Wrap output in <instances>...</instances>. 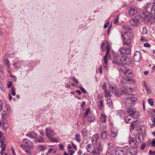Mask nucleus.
Returning <instances> with one entry per match:
<instances>
[{
    "mask_svg": "<svg viewBox=\"0 0 155 155\" xmlns=\"http://www.w3.org/2000/svg\"><path fill=\"white\" fill-rule=\"evenodd\" d=\"M132 61V59L129 57L123 56L122 54H118L116 58H114L113 63L119 66L130 64Z\"/></svg>",
    "mask_w": 155,
    "mask_h": 155,
    "instance_id": "f257e3e1",
    "label": "nucleus"
},
{
    "mask_svg": "<svg viewBox=\"0 0 155 155\" xmlns=\"http://www.w3.org/2000/svg\"><path fill=\"white\" fill-rule=\"evenodd\" d=\"M126 112L130 115V116L133 118H138L140 116L139 112H137L135 108H127L126 110Z\"/></svg>",
    "mask_w": 155,
    "mask_h": 155,
    "instance_id": "f03ea898",
    "label": "nucleus"
},
{
    "mask_svg": "<svg viewBox=\"0 0 155 155\" xmlns=\"http://www.w3.org/2000/svg\"><path fill=\"white\" fill-rule=\"evenodd\" d=\"M124 79L122 77H119L117 79V81L119 85L121 86V87L123 89H125L126 91H128L129 90L130 91H132V88L127 86L126 83H125L123 81Z\"/></svg>",
    "mask_w": 155,
    "mask_h": 155,
    "instance_id": "7ed1b4c3",
    "label": "nucleus"
},
{
    "mask_svg": "<svg viewBox=\"0 0 155 155\" xmlns=\"http://www.w3.org/2000/svg\"><path fill=\"white\" fill-rule=\"evenodd\" d=\"M137 98L133 97H128L125 100V104L127 107H131L133 106L137 100Z\"/></svg>",
    "mask_w": 155,
    "mask_h": 155,
    "instance_id": "20e7f679",
    "label": "nucleus"
},
{
    "mask_svg": "<svg viewBox=\"0 0 155 155\" xmlns=\"http://www.w3.org/2000/svg\"><path fill=\"white\" fill-rule=\"evenodd\" d=\"M87 151L90 153H92L94 155H99V153L97 152L94 147L91 144H88L86 147Z\"/></svg>",
    "mask_w": 155,
    "mask_h": 155,
    "instance_id": "39448f33",
    "label": "nucleus"
},
{
    "mask_svg": "<svg viewBox=\"0 0 155 155\" xmlns=\"http://www.w3.org/2000/svg\"><path fill=\"white\" fill-rule=\"evenodd\" d=\"M109 91L115 94L117 96H120L121 94V93L119 92L118 89L112 85H110L109 87Z\"/></svg>",
    "mask_w": 155,
    "mask_h": 155,
    "instance_id": "423d86ee",
    "label": "nucleus"
},
{
    "mask_svg": "<svg viewBox=\"0 0 155 155\" xmlns=\"http://www.w3.org/2000/svg\"><path fill=\"white\" fill-rule=\"evenodd\" d=\"M45 132L46 136L48 138L53 136L55 134L53 129L49 127L46 128Z\"/></svg>",
    "mask_w": 155,
    "mask_h": 155,
    "instance_id": "0eeeda50",
    "label": "nucleus"
},
{
    "mask_svg": "<svg viewBox=\"0 0 155 155\" xmlns=\"http://www.w3.org/2000/svg\"><path fill=\"white\" fill-rule=\"evenodd\" d=\"M130 25L134 27L137 26L139 23V21L137 18H132L129 21Z\"/></svg>",
    "mask_w": 155,
    "mask_h": 155,
    "instance_id": "6e6552de",
    "label": "nucleus"
},
{
    "mask_svg": "<svg viewBox=\"0 0 155 155\" xmlns=\"http://www.w3.org/2000/svg\"><path fill=\"white\" fill-rule=\"evenodd\" d=\"M99 137V135L97 134H95L92 136L91 141L93 145H95L99 142H98Z\"/></svg>",
    "mask_w": 155,
    "mask_h": 155,
    "instance_id": "1a4fd4ad",
    "label": "nucleus"
},
{
    "mask_svg": "<svg viewBox=\"0 0 155 155\" xmlns=\"http://www.w3.org/2000/svg\"><path fill=\"white\" fill-rule=\"evenodd\" d=\"M119 51L122 54H129L130 53L131 50L130 48H120Z\"/></svg>",
    "mask_w": 155,
    "mask_h": 155,
    "instance_id": "9d476101",
    "label": "nucleus"
},
{
    "mask_svg": "<svg viewBox=\"0 0 155 155\" xmlns=\"http://www.w3.org/2000/svg\"><path fill=\"white\" fill-rule=\"evenodd\" d=\"M141 55L139 51H136L134 55V60L136 62H139L141 59Z\"/></svg>",
    "mask_w": 155,
    "mask_h": 155,
    "instance_id": "9b49d317",
    "label": "nucleus"
},
{
    "mask_svg": "<svg viewBox=\"0 0 155 155\" xmlns=\"http://www.w3.org/2000/svg\"><path fill=\"white\" fill-rule=\"evenodd\" d=\"M123 27L124 31H126V32L124 33V34L123 35L129 37L130 36V33L129 32L131 30V28L129 26L125 25H123Z\"/></svg>",
    "mask_w": 155,
    "mask_h": 155,
    "instance_id": "f8f14e48",
    "label": "nucleus"
},
{
    "mask_svg": "<svg viewBox=\"0 0 155 155\" xmlns=\"http://www.w3.org/2000/svg\"><path fill=\"white\" fill-rule=\"evenodd\" d=\"M26 135L31 139H36L37 137V133L34 131H29L26 134Z\"/></svg>",
    "mask_w": 155,
    "mask_h": 155,
    "instance_id": "ddd939ff",
    "label": "nucleus"
},
{
    "mask_svg": "<svg viewBox=\"0 0 155 155\" xmlns=\"http://www.w3.org/2000/svg\"><path fill=\"white\" fill-rule=\"evenodd\" d=\"M129 144L130 146L134 148H136L137 147V145L134 140V138L131 137L130 138L129 141Z\"/></svg>",
    "mask_w": 155,
    "mask_h": 155,
    "instance_id": "4468645a",
    "label": "nucleus"
},
{
    "mask_svg": "<svg viewBox=\"0 0 155 155\" xmlns=\"http://www.w3.org/2000/svg\"><path fill=\"white\" fill-rule=\"evenodd\" d=\"M126 36H125L124 35H123V34H122L121 37L122 38H123V40L124 45L128 46L130 45L131 42V40L129 38L126 39L125 37Z\"/></svg>",
    "mask_w": 155,
    "mask_h": 155,
    "instance_id": "2eb2a0df",
    "label": "nucleus"
},
{
    "mask_svg": "<svg viewBox=\"0 0 155 155\" xmlns=\"http://www.w3.org/2000/svg\"><path fill=\"white\" fill-rule=\"evenodd\" d=\"M107 54V53H106L104 58V63L103 65L106 68H107L108 60L110 58V54Z\"/></svg>",
    "mask_w": 155,
    "mask_h": 155,
    "instance_id": "dca6fc26",
    "label": "nucleus"
},
{
    "mask_svg": "<svg viewBox=\"0 0 155 155\" xmlns=\"http://www.w3.org/2000/svg\"><path fill=\"white\" fill-rule=\"evenodd\" d=\"M135 138L136 142L138 143H141L143 140V134L140 133L139 134H137L136 135Z\"/></svg>",
    "mask_w": 155,
    "mask_h": 155,
    "instance_id": "f3484780",
    "label": "nucleus"
},
{
    "mask_svg": "<svg viewBox=\"0 0 155 155\" xmlns=\"http://www.w3.org/2000/svg\"><path fill=\"white\" fill-rule=\"evenodd\" d=\"M96 152L99 153V152L101 151L103 149V146L101 142H99L97 144L95 145Z\"/></svg>",
    "mask_w": 155,
    "mask_h": 155,
    "instance_id": "a211bd4d",
    "label": "nucleus"
},
{
    "mask_svg": "<svg viewBox=\"0 0 155 155\" xmlns=\"http://www.w3.org/2000/svg\"><path fill=\"white\" fill-rule=\"evenodd\" d=\"M137 12V11L134 8L130 9L129 11V15L130 16L132 17L135 15Z\"/></svg>",
    "mask_w": 155,
    "mask_h": 155,
    "instance_id": "6ab92c4d",
    "label": "nucleus"
},
{
    "mask_svg": "<svg viewBox=\"0 0 155 155\" xmlns=\"http://www.w3.org/2000/svg\"><path fill=\"white\" fill-rule=\"evenodd\" d=\"M115 154L116 155H123V150L121 147H118L117 148L115 151Z\"/></svg>",
    "mask_w": 155,
    "mask_h": 155,
    "instance_id": "aec40b11",
    "label": "nucleus"
},
{
    "mask_svg": "<svg viewBox=\"0 0 155 155\" xmlns=\"http://www.w3.org/2000/svg\"><path fill=\"white\" fill-rule=\"evenodd\" d=\"M121 70L123 72L124 74L127 76L129 74H131L132 73V71L128 69H126L124 71L123 69L121 68Z\"/></svg>",
    "mask_w": 155,
    "mask_h": 155,
    "instance_id": "412c9836",
    "label": "nucleus"
},
{
    "mask_svg": "<svg viewBox=\"0 0 155 155\" xmlns=\"http://www.w3.org/2000/svg\"><path fill=\"white\" fill-rule=\"evenodd\" d=\"M3 121H4V122L3 123L2 127L3 130H6L8 127V125L6 120H3Z\"/></svg>",
    "mask_w": 155,
    "mask_h": 155,
    "instance_id": "4be33fe9",
    "label": "nucleus"
},
{
    "mask_svg": "<svg viewBox=\"0 0 155 155\" xmlns=\"http://www.w3.org/2000/svg\"><path fill=\"white\" fill-rule=\"evenodd\" d=\"M107 116L105 114H101L100 116V120L101 122L104 123L106 122Z\"/></svg>",
    "mask_w": 155,
    "mask_h": 155,
    "instance_id": "5701e85b",
    "label": "nucleus"
},
{
    "mask_svg": "<svg viewBox=\"0 0 155 155\" xmlns=\"http://www.w3.org/2000/svg\"><path fill=\"white\" fill-rule=\"evenodd\" d=\"M108 43L106 41H104L102 43L101 45V47L102 48V51H103L104 52L106 51V46L107 44Z\"/></svg>",
    "mask_w": 155,
    "mask_h": 155,
    "instance_id": "b1692460",
    "label": "nucleus"
},
{
    "mask_svg": "<svg viewBox=\"0 0 155 155\" xmlns=\"http://www.w3.org/2000/svg\"><path fill=\"white\" fill-rule=\"evenodd\" d=\"M117 130L115 128H112L111 130V136L113 137H115L117 134Z\"/></svg>",
    "mask_w": 155,
    "mask_h": 155,
    "instance_id": "393cba45",
    "label": "nucleus"
},
{
    "mask_svg": "<svg viewBox=\"0 0 155 155\" xmlns=\"http://www.w3.org/2000/svg\"><path fill=\"white\" fill-rule=\"evenodd\" d=\"M103 102L104 101L103 100H100L98 102V108L100 110H102L103 107Z\"/></svg>",
    "mask_w": 155,
    "mask_h": 155,
    "instance_id": "a878e982",
    "label": "nucleus"
},
{
    "mask_svg": "<svg viewBox=\"0 0 155 155\" xmlns=\"http://www.w3.org/2000/svg\"><path fill=\"white\" fill-rule=\"evenodd\" d=\"M130 116H128L127 117H124L125 121L127 123H132L133 122V121L131 120L130 118Z\"/></svg>",
    "mask_w": 155,
    "mask_h": 155,
    "instance_id": "bb28decb",
    "label": "nucleus"
},
{
    "mask_svg": "<svg viewBox=\"0 0 155 155\" xmlns=\"http://www.w3.org/2000/svg\"><path fill=\"white\" fill-rule=\"evenodd\" d=\"M34 142L35 143H44L45 140L43 137L40 136L39 138H37L34 140Z\"/></svg>",
    "mask_w": 155,
    "mask_h": 155,
    "instance_id": "cd10ccee",
    "label": "nucleus"
},
{
    "mask_svg": "<svg viewBox=\"0 0 155 155\" xmlns=\"http://www.w3.org/2000/svg\"><path fill=\"white\" fill-rule=\"evenodd\" d=\"M107 131H102L101 134V138L103 140L105 139L107 136Z\"/></svg>",
    "mask_w": 155,
    "mask_h": 155,
    "instance_id": "c85d7f7f",
    "label": "nucleus"
},
{
    "mask_svg": "<svg viewBox=\"0 0 155 155\" xmlns=\"http://www.w3.org/2000/svg\"><path fill=\"white\" fill-rule=\"evenodd\" d=\"M124 114V112L121 110H118L117 111V115L120 116H123Z\"/></svg>",
    "mask_w": 155,
    "mask_h": 155,
    "instance_id": "c756f323",
    "label": "nucleus"
},
{
    "mask_svg": "<svg viewBox=\"0 0 155 155\" xmlns=\"http://www.w3.org/2000/svg\"><path fill=\"white\" fill-rule=\"evenodd\" d=\"M94 117L93 114H90L88 117V121L91 122H93L94 120Z\"/></svg>",
    "mask_w": 155,
    "mask_h": 155,
    "instance_id": "7c9ffc66",
    "label": "nucleus"
},
{
    "mask_svg": "<svg viewBox=\"0 0 155 155\" xmlns=\"http://www.w3.org/2000/svg\"><path fill=\"white\" fill-rule=\"evenodd\" d=\"M8 113L6 112V110L3 111L1 114V116L2 118L3 119V120H6V115L8 114Z\"/></svg>",
    "mask_w": 155,
    "mask_h": 155,
    "instance_id": "2f4dec72",
    "label": "nucleus"
},
{
    "mask_svg": "<svg viewBox=\"0 0 155 155\" xmlns=\"http://www.w3.org/2000/svg\"><path fill=\"white\" fill-rule=\"evenodd\" d=\"M81 133L83 137L85 138H86L87 137V131L86 130H83L81 131Z\"/></svg>",
    "mask_w": 155,
    "mask_h": 155,
    "instance_id": "473e14b6",
    "label": "nucleus"
},
{
    "mask_svg": "<svg viewBox=\"0 0 155 155\" xmlns=\"http://www.w3.org/2000/svg\"><path fill=\"white\" fill-rule=\"evenodd\" d=\"M107 103L108 105L109 108H112L113 107L112 101L110 98H108L107 100Z\"/></svg>",
    "mask_w": 155,
    "mask_h": 155,
    "instance_id": "72a5a7b5",
    "label": "nucleus"
},
{
    "mask_svg": "<svg viewBox=\"0 0 155 155\" xmlns=\"http://www.w3.org/2000/svg\"><path fill=\"white\" fill-rule=\"evenodd\" d=\"M153 4L154 5L152 7L151 12L152 14H155V0H153Z\"/></svg>",
    "mask_w": 155,
    "mask_h": 155,
    "instance_id": "f704fd0d",
    "label": "nucleus"
},
{
    "mask_svg": "<svg viewBox=\"0 0 155 155\" xmlns=\"http://www.w3.org/2000/svg\"><path fill=\"white\" fill-rule=\"evenodd\" d=\"M139 134L140 133L143 134L144 133L145 131V127L144 126L142 127H140L139 129H138Z\"/></svg>",
    "mask_w": 155,
    "mask_h": 155,
    "instance_id": "c9c22d12",
    "label": "nucleus"
},
{
    "mask_svg": "<svg viewBox=\"0 0 155 155\" xmlns=\"http://www.w3.org/2000/svg\"><path fill=\"white\" fill-rule=\"evenodd\" d=\"M20 62L18 61L15 62L13 64V66L16 68H20V65L19 64Z\"/></svg>",
    "mask_w": 155,
    "mask_h": 155,
    "instance_id": "e433bc0d",
    "label": "nucleus"
},
{
    "mask_svg": "<svg viewBox=\"0 0 155 155\" xmlns=\"http://www.w3.org/2000/svg\"><path fill=\"white\" fill-rule=\"evenodd\" d=\"M27 146L28 147L29 149H32L34 146L33 143L30 141H29V142L27 144Z\"/></svg>",
    "mask_w": 155,
    "mask_h": 155,
    "instance_id": "4c0bfd02",
    "label": "nucleus"
},
{
    "mask_svg": "<svg viewBox=\"0 0 155 155\" xmlns=\"http://www.w3.org/2000/svg\"><path fill=\"white\" fill-rule=\"evenodd\" d=\"M80 135L79 134H75V139L78 142H80L81 141V140L80 138Z\"/></svg>",
    "mask_w": 155,
    "mask_h": 155,
    "instance_id": "58836bf2",
    "label": "nucleus"
},
{
    "mask_svg": "<svg viewBox=\"0 0 155 155\" xmlns=\"http://www.w3.org/2000/svg\"><path fill=\"white\" fill-rule=\"evenodd\" d=\"M110 93L107 90L104 91V96L106 98L110 96Z\"/></svg>",
    "mask_w": 155,
    "mask_h": 155,
    "instance_id": "ea45409f",
    "label": "nucleus"
},
{
    "mask_svg": "<svg viewBox=\"0 0 155 155\" xmlns=\"http://www.w3.org/2000/svg\"><path fill=\"white\" fill-rule=\"evenodd\" d=\"M48 138L52 142L58 143V140L57 139L53 137H49Z\"/></svg>",
    "mask_w": 155,
    "mask_h": 155,
    "instance_id": "a19ab883",
    "label": "nucleus"
},
{
    "mask_svg": "<svg viewBox=\"0 0 155 155\" xmlns=\"http://www.w3.org/2000/svg\"><path fill=\"white\" fill-rule=\"evenodd\" d=\"M110 46L109 44L108 43L107 46H106V48H107V52L106 53H107V54L109 55L110 51Z\"/></svg>",
    "mask_w": 155,
    "mask_h": 155,
    "instance_id": "79ce46f5",
    "label": "nucleus"
},
{
    "mask_svg": "<svg viewBox=\"0 0 155 155\" xmlns=\"http://www.w3.org/2000/svg\"><path fill=\"white\" fill-rule=\"evenodd\" d=\"M39 149L41 151H43L46 149V147L42 145H40L39 147Z\"/></svg>",
    "mask_w": 155,
    "mask_h": 155,
    "instance_id": "37998d69",
    "label": "nucleus"
},
{
    "mask_svg": "<svg viewBox=\"0 0 155 155\" xmlns=\"http://www.w3.org/2000/svg\"><path fill=\"white\" fill-rule=\"evenodd\" d=\"M143 16L144 17L143 18V19L144 20L145 19V18H147L148 16V13L147 11H146L144 12H143L142 13Z\"/></svg>",
    "mask_w": 155,
    "mask_h": 155,
    "instance_id": "c03bdc74",
    "label": "nucleus"
},
{
    "mask_svg": "<svg viewBox=\"0 0 155 155\" xmlns=\"http://www.w3.org/2000/svg\"><path fill=\"white\" fill-rule=\"evenodd\" d=\"M4 63L5 66L7 67V68H8L9 66V63L8 61L7 60L5 59L4 60Z\"/></svg>",
    "mask_w": 155,
    "mask_h": 155,
    "instance_id": "a18cd8bd",
    "label": "nucleus"
},
{
    "mask_svg": "<svg viewBox=\"0 0 155 155\" xmlns=\"http://www.w3.org/2000/svg\"><path fill=\"white\" fill-rule=\"evenodd\" d=\"M5 147L6 144H4L3 147H2V148L0 151V153L1 155H3V154L5 150Z\"/></svg>",
    "mask_w": 155,
    "mask_h": 155,
    "instance_id": "49530a36",
    "label": "nucleus"
},
{
    "mask_svg": "<svg viewBox=\"0 0 155 155\" xmlns=\"http://www.w3.org/2000/svg\"><path fill=\"white\" fill-rule=\"evenodd\" d=\"M123 150V151L126 152H127L130 150V148L127 146H126L124 147Z\"/></svg>",
    "mask_w": 155,
    "mask_h": 155,
    "instance_id": "de8ad7c7",
    "label": "nucleus"
},
{
    "mask_svg": "<svg viewBox=\"0 0 155 155\" xmlns=\"http://www.w3.org/2000/svg\"><path fill=\"white\" fill-rule=\"evenodd\" d=\"M148 101L149 104L151 106L153 105V102L152 99H149L148 100Z\"/></svg>",
    "mask_w": 155,
    "mask_h": 155,
    "instance_id": "09e8293b",
    "label": "nucleus"
},
{
    "mask_svg": "<svg viewBox=\"0 0 155 155\" xmlns=\"http://www.w3.org/2000/svg\"><path fill=\"white\" fill-rule=\"evenodd\" d=\"M119 15H117L116 18L114 20V23L115 24H117L118 23V21L119 18Z\"/></svg>",
    "mask_w": 155,
    "mask_h": 155,
    "instance_id": "8fccbe9b",
    "label": "nucleus"
},
{
    "mask_svg": "<svg viewBox=\"0 0 155 155\" xmlns=\"http://www.w3.org/2000/svg\"><path fill=\"white\" fill-rule=\"evenodd\" d=\"M11 94L13 96H15V90L14 87H12L11 90Z\"/></svg>",
    "mask_w": 155,
    "mask_h": 155,
    "instance_id": "3c124183",
    "label": "nucleus"
},
{
    "mask_svg": "<svg viewBox=\"0 0 155 155\" xmlns=\"http://www.w3.org/2000/svg\"><path fill=\"white\" fill-rule=\"evenodd\" d=\"M79 88L81 91L84 93H87V91L83 87L80 86L79 87Z\"/></svg>",
    "mask_w": 155,
    "mask_h": 155,
    "instance_id": "603ef678",
    "label": "nucleus"
},
{
    "mask_svg": "<svg viewBox=\"0 0 155 155\" xmlns=\"http://www.w3.org/2000/svg\"><path fill=\"white\" fill-rule=\"evenodd\" d=\"M149 154L150 155H155V151H152L151 150H149Z\"/></svg>",
    "mask_w": 155,
    "mask_h": 155,
    "instance_id": "864d4df0",
    "label": "nucleus"
},
{
    "mask_svg": "<svg viewBox=\"0 0 155 155\" xmlns=\"http://www.w3.org/2000/svg\"><path fill=\"white\" fill-rule=\"evenodd\" d=\"M146 88V91L147 92V94H150L151 93V90L150 89L148 88L147 86L146 87H145Z\"/></svg>",
    "mask_w": 155,
    "mask_h": 155,
    "instance_id": "5fc2aeb1",
    "label": "nucleus"
},
{
    "mask_svg": "<svg viewBox=\"0 0 155 155\" xmlns=\"http://www.w3.org/2000/svg\"><path fill=\"white\" fill-rule=\"evenodd\" d=\"M60 147V149L61 150H64V146L63 144L60 143L59 144Z\"/></svg>",
    "mask_w": 155,
    "mask_h": 155,
    "instance_id": "6e6d98bb",
    "label": "nucleus"
},
{
    "mask_svg": "<svg viewBox=\"0 0 155 155\" xmlns=\"http://www.w3.org/2000/svg\"><path fill=\"white\" fill-rule=\"evenodd\" d=\"M12 85V83L11 81H9L7 84V87L9 88Z\"/></svg>",
    "mask_w": 155,
    "mask_h": 155,
    "instance_id": "4d7b16f0",
    "label": "nucleus"
},
{
    "mask_svg": "<svg viewBox=\"0 0 155 155\" xmlns=\"http://www.w3.org/2000/svg\"><path fill=\"white\" fill-rule=\"evenodd\" d=\"M29 141H30V140L27 139H25L23 140V142L26 144L28 143Z\"/></svg>",
    "mask_w": 155,
    "mask_h": 155,
    "instance_id": "13d9d810",
    "label": "nucleus"
},
{
    "mask_svg": "<svg viewBox=\"0 0 155 155\" xmlns=\"http://www.w3.org/2000/svg\"><path fill=\"white\" fill-rule=\"evenodd\" d=\"M72 79L73 81L74 82L76 83V84H78V81L76 78H75L74 77H73L72 78Z\"/></svg>",
    "mask_w": 155,
    "mask_h": 155,
    "instance_id": "bf43d9fd",
    "label": "nucleus"
},
{
    "mask_svg": "<svg viewBox=\"0 0 155 155\" xmlns=\"http://www.w3.org/2000/svg\"><path fill=\"white\" fill-rule=\"evenodd\" d=\"M146 146V144L145 143H142L141 144V149L144 150Z\"/></svg>",
    "mask_w": 155,
    "mask_h": 155,
    "instance_id": "052dcab7",
    "label": "nucleus"
},
{
    "mask_svg": "<svg viewBox=\"0 0 155 155\" xmlns=\"http://www.w3.org/2000/svg\"><path fill=\"white\" fill-rule=\"evenodd\" d=\"M69 153L70 155H73L74 153V152L73 150H69Z\"/></svg>",
    "mask_w": 155,
    "mask_h": 155,
    "instance_id": "680f3d73",
    "label": "nucleus"
},
{
    "mask_svg": "<svg viewBox=\"0 0 155 155\" xmlns=\"http://www.w3.org/2000/svg\"><path fill=\"white\" fill-rule=\"evenodd\" d=\"M3 107V103L1 101H0V111L2 110Z\"/></svg>",
    "mask_w": 155,
    "mask_h": 155,
    "instance_id": "e2e57ef3",
    "label": "nucleus"
},
{
    "mask_svg": "<svg viewBox=\"0 0 155 155\" xmlns=\"http://www.w3.org/2000/svg\"><path fill=\"white\" fill-rule=\"evenodd\" d=\"M147 30L146 28H143V29L142 33L143 34H146L147 33Z\"/></svg>",
    "mask_w": 155,
    "mask_h": 155,
    "instance_id": "0e129e2a",
    "label": "nucleus"
},
{
    "mask_svg": "<svg viewBox=\"0 0 155 155\" xmlns=\"http://www.w3.org/2000/svg\"><path fill=\"white\" fill-rule=\"evenodd\" d=\"M102 87L104 89V91L107 90V86L105 83H104L103 84Z\"/></svg>",
    "mask_w": 155,
    "mask_h": 155,
    "instance_id": "69168bd1",
    "label": "nucleus"
},
{
    "mask_svg": "<svg viewBox=\"0 0 155 155\" xmlns=\"http://www.w3.org/2000/svg\"><path fill=\"white\" fill-rule=\"evenodd\" d=\"M152 146L153 147L155 146V139H153L151 141Z\"/></svg>",
    "mask_w": 155,
    "mask_h": 155,
    "instance_id": "338daca9",
    "label": "nucleus"
},
{
    "mask_svg": "<svg viewBox=\"0 0 155 155\" xmlns=\"http://www.w3.org/2000/svg\"><path fill=\"white\" fill-rule=\"evenodd\" d=\"M127 155H133L132 152L130 150L126 152Z\"/></svg>",
    "mask_w": 155,
    "mask_h": 155,
    "instance_id": "774afa93",
    "label": "nucleus"
}]
</instances>
